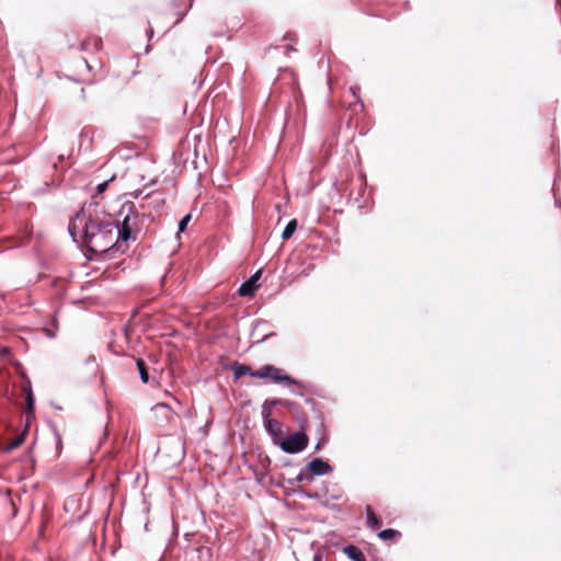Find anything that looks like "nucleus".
Wrapping results in <instances>:
<instances>
[{"mask_svg":"<svg viewBox=\"0 0 561 561\" xmlns=\"http://www.w3.org/2000/svg\"><path fill=\"white\" fill-rule=\"evenodd\" d=\"M119 245L115 242L114 222H110L108 227L101 231L94 240L87 247L84 255L88 260H105L112 259L119 253Z\"/></svg>","mask_w":561,"mask_h":561,"instance_id":"1","label":"nucleus"},{"mask_svg":"<svg viewBox=\"0 0 561 561\" xmlns=\"http://www.w3.org/2000/svg\"><path fill=\"white\" fill-rule=\"evenodd\" d=\"M125 216L122 221L114 222L115 227V242L119 245V254L126 253L128 250L127 242L135 241L137 233L130 226V220L137 218L138 211L133 202H125L122 205L121 214Z\"/></svg>","mask_w":561,"mask_h":561,"instance_id":"2","label":"nucleus"},{"mask_svg":"<svg viewBox=\"0 0 561 561\" xmlns=\"http://www.w3.org/2000/svg\"><path fill=\"white\" fill-rule=\"evenodd\" d=\"M110 220L104 219H84V220H72L69 225V234L73 242H78L77 232L81 231V245L87 247L94 240V238L101 233L106 227H108Z\"/></svg>","mask_w":561,"mask_h":561,"instance_id":"3","label":"nucleus"},{"mask_svg":"<svg viewBox=\"0 0 561 561\" xmlns=\"http://www.w3.org/2000/svg\"><path fill=\"white\" fill-rule=\"evenodd\" d=\"M253 378L266 379L270 378L275 383H287L297 386L299 388H305V383L301 380L295 379L293 376L284 373L283 369L272 365L265 364L261 366L259 369L254 370Z\"/></svg>","mask_w":561,"mask_h":561,"instance_id":"4","label":"nucleus"},{"mask_svg":"<svg viewBox=\"0 0 561 561\" xmlns=\"http://www.w3.org/2000/svg\"><path fill=\"white\" fill-rule=\"evenodd\" d=\"M308 434L305 431L299 430L283 436L276 446H278L285 454L297 455L304 451L308 447Z\"/></svg>","mask_w":561,"mask_h":561,"instance_id":"5","label":"nucleus"},{"mask_svg":"<svg viewBox=\"0 0 561 561\" xmlns=\"http://www.w3.org/2000/svg\"><path fill=\"white\" fill-rule=\"evenodd\" d=\"M1 424H2L3 430H2V432H0V453L9 454L10 451L16 449L24 443V440L27 436V428H23L22 432L18 433L15 438L11 443L4 444L3 442L5 438V435L10 434V433H15L16 430L8 421L1 422Z\"/></svg>","mask_w":561,"mask_h":561,"instance_id":"6","label":"nucleus"},{"mask_svg":"<svg viewBox=\"0 0 561 561\" xmlns=\"http://www.w3.org/2000/svg\"><path fill=\"white\" fill-rule=\"evenodd\" d=\"M105 214L104 208L96 201V195H92L91 199L85 202L80 211L76 215L73 220L84 219H102L101 216Z\"/></svg>","mask_w":561,"mask_h":561,"instance_id":"7","label":"nucleus"},{"mask_svg":"<svg viewBox=\"0 0 561 561\" xmlns=\"http://www.w3.org/2000/svg\"><path fill=\"white\" fill-rule=\"evenodd\" d=\"M262 421L265 432L271 437L272 443L276 445L279 442V439L284 436L283 423L273 419V416L267 413L266 415H262Z\"/></svg>","mask_w":561,"mask_h":561,"instance_id":"8","label":"nucleus"},{"mask_svg":"<svg viewBox=\"0 0 561 561\" xmlns=\"http://www.w3.org/2000/svg\"><path fill=\"white\" fill-rule=\"evenodd\" d=\"M306 470L312 474V477H322L333 472V467L329 460L321 457H314L306 465Z\"/></svg>","mask_w":561,"mask_h":561,"instance_id":"9","label":"nucleus"},{"mask_svg":"<svg viewBox=\"0 0 561 561\" xmlns=\"http://www.w3.org/2000/svg\"><path fill=\"white\" fill-rule=\"evenodd\" d=\"M270 327V322L266 320H256L253 323V328L251 331V337L254 339L253 344H261L265 342L271 336L276 335L275 332H266Z\"/></svg>","mask_w":561,"mask_h":561,"instance_id":"10","label":"nucleus"},{"mask_svg":"<svg viewBox=\"0 0 561 561\" xmlns=\"http://www.w3.org/2000/svg\"><path fill=\"white\" fill-rule=\"evenodd\" d=\"M276 407L296 409L297 403L287 399L268 398L263 402L261 407V415H266V413L273 415V409Z\"/></svg>","mask_w":561,"mask_h":561,"instance_id":"11","label":"nucleus"},{"mask_svg":"<svg viewBox=\"0 0 561 561\" xmlns=\"http://www.w3.org/2000/svg\"><path fill=\"white\" fill-rule=\"evenodd\" d=\"M262 276V270H257L253 275H251L245 282H243L239 289L238 294L241 297H252L256 289L259 288V279Z\"/></svg>","mask_w":561,"mask_h":561,"instance_id":"12","label":"nucleus"},{"mask_svg":"<svg viewBox=\"0 0 561 561\" xmlns=\"http://www.w3.org/2000/svg\"><path fill=\"white\" fill-rule=\"evenodd\" d=\"M161 426L170 423L174 414L168 403L159 402L151 409Z\"/></svg>","mask_w":561,"mask_h":561,"instance_id":"13","label":"nucleus"},{"mask_svg":"<svg viewBox=\"0 0 561 561\" xmlns=\"http://www.w3.org/2000/svg\"><path fill=\"white\" fill-rule=\"evenodd\" d=\"M25 401H26V408H25V425L24 428H30L32 420L35 417L34 409H35V400L34 394L31 389V385L28 383L26 390H25Z\"/></svg>","mask_w":561,"mask_h":561,"instance_id":"14","label":"nucleus"},{"mask_svg":"<svg viewBox=\"0 0 561 561\" xmlns=\"http://www.w3.org/2000/svg\"><path fill=\"white\" fill-rule=\"evenodd\" d=\"M342 551L351 561H366L365 554L355 545H346L342 548Z\"/></svg>","mask_w":561,"mask_h":561,"instance_id":"15","label":"nucleus"},{"mask_svg":"<svg viewBox=\"0 0 561 561\" xmlns=\"http://www.w3.org/2000/svg\"><path fill=\"white\" fill-rule=\"evenodd\" d=\"M230 369L233 371L234 380H238L243 376L253 377V373H254V370L251 369L250 366H248L245 364H240V363H233L230 366Z\"/></svg>","mask_w":561,"mask_h":561,"instance_id":"16","label":"nucleus"},{"mask_svg":"<svg viewBox=\"0 0 561 561\" xmlns=\"http://www.w3.org/2000/svg\"><path fill=\"white\" fill-rule=\"evenodd\" d=\"M366 526L371 530H377L382 526L381 519L374 513L371 506H366Z\"/></svg>","mask_w":561,"mask_h":561,"instance_id":"17","label":"nucleus"},{"mask_svg":"<svg viewBox=\"0 0 561 561\" xmlns=\"http://www.w3.org/2000/svg\"><path fill=\"white\" fill-rule=\"evenodd\" d=\"M144 198L150 199L149 204L152 206V208L156 211H160L162 209V207L164 206V203H165V198L163 197V195L161 193H158V192L147 193L144 196Z\"/></svg>","mask_w":561,"mask_h":561,"instance_id":"18","label":"nucleus"},{"mask_svg":"<svg viewBox=\"0 0 561 561\" xmlns=\"http://www.w3.org/2000/svg\"><path fill=\"white\" fill-rule=\"evenodd\" d=\"M102 41L100 37L88 38L80 43L79 49L82 51H93L99 50L101 48Z\"/></svg>","mask_w":561,"mask_h":561,"instance_id":"19","label":"nucleus"},{"mask_svg":"<svg viewBox=\"0 0 561 561\" xmlns=\"http://www.w3.org/2000/svg\"><path fill=\"white\" fill-rule=\"evenodd\" d=\"M378 538L380 540L387 541V540H397L402 537V534L393 528H386L378 533Z\"/></svg>","mask_w":561,"mask_h":561,"instance_id":"20","label":"nucleus"},{"mask_svg":"<svg viewBox=\"0 0 561 561\" xmlns=\"http://www.w3.org/2000/svg\"><path fill=\"white\" fill-rule=\"evenodd\" d=\"M136 365H137V369H138L139 378L141 380V382L142 383H148L149 379H150V376H149V373H148L147 364L145 363L144 359H137Z\"/></svg>","mask_w":561,"mask_h":561,"instance_id":"21","label":"nucleus"},{"mask_svg":"<svg viewBox=\"0 0 561 561\" xmlns=\"http://www.w3.org/2000/svg\"><path fill=\"white\" fill-rule=\"evenodd\" d=\"M297 227H298L297 219L289 220L282 232V239L289 240L293 237V234L295 233V231L297 230Z\"/></svg>","mask_w":561,"mask_h":561,"instance_id":"22","label":"nucleus"},{"mask_svg":"<svg viewBox=\"0 0 561 561\" xmlns=\"http://www.w3.org/2000/svg\"><path fill=\"white\" fill-rule=\"evenodd\" d=\"M313 477L310 472L306 470V466L300 470V472L297 474V477L294 480H289V482L293 484L294 482H312Z\"/></svg>","mask_w":561,"mask_h":561,"instance_id":"23","label":"nucleus"},{"mask_svg":"<svg viewBox=\"0 0 561 561\" xmlns=\"http://www.w3.org/2000/svg\"><path fill=\"white\" fill-rule=\"evenodd\" d=\"M191 220H192V214L191 213L186 214L184 217H182L180 219V221L178 224V234H181V233H183L186 230V228H187V226H188Z\"/></svg>","mask_w":561,"mask_h":561,"instance_id":"24","label":"nucleus"},{"mask_svg":"<svg viewBox=\"0 0 561 561\" xmlns=\"http://www.w3.org/2000/svg\"><path fill=\"white\" fill-rule=\"evenodd\" d=\"M350 92L356 99V103L359 105L360 111H364L365 104L362 101L360 95H359L360 94V88L357 87V85H353V87L350 88Z\"/></svg>","mask_w":561,"mask_h":561,"instance_id":"25","label":"nucleus"},{"mask_svg":"<svg viewBox=\"0 0 561 561\" xmlns=\"http://www.w3.org/2000/svg\"><path fill=\"white\" fill-rule=\"evenodd\" d=\"M296 492L300 497H305V499H319L320 497V494L318 492H310L305 489H299Z\"/></svg>","mask_w":561,"mask_h":561,"instance_id":"26","label":"nucleus"},{"mask_svg":"<svg viewBox=\"0 0 561 561\" xmlns=\"http://www.w3.org/2000/svg\"><path fill=\"white\" fill-rule=\"evenodd\" d=\"M115 179V175H112L108 180L99 183L96 186V196L102 195L108 187L110 182Z\"/></svg>","mask_w":561,"mask_h":561,"instance_id":"27","label":"nucleus"},{"mask_svg":"<svg viewBox=\"0 0 561 561\" xmlns=\"http://www.w3.org/2000/svg\"><path fill=\"white\" fill-rule=\"evenodd\" d=\"M84 363L85 365L91 366V374L94 376L96 374L98 368L95 357L93 355H90L89 357L85 358Z\"/></svg>","mask_w":561,"mask_h":561,"instance_id":"28","label":"nucleus"},{"mask_svg":"<svg viewBox=\"0 0 561 561\" xmlns=\"http://www.w3.org/2000/svg\"><path fill=\"white\" fill-rule=\"evenodd\" d=\"M196 551H197L199 558H202L204 554H209L210 553L209 548L204 547V546H201V547L196 548Z\"/></svg>","mask_w":561,"mask_h":561,"instance_id":"29","label":"nucleus"},{"mask_svg":"<svg viewBox=\"0 0 561 561\" xmlns=\"http://www.w3.org/2000/svg\"><path fill=\"white\" fill-rule=\"evenodd\" d=\"M56 330L50 328H45L44 333L48 339H55L56 337Z\"/></svg>","mask_w":561,"mask_h":561,"instance_id":"30","label":"nucleus"},{"mask_svg":"<svg viewBox=\"0 0 561 561\" xmlns=\"http://www.w3.org/2000/svg\"><path fill=\"white\" fill-rule=\"evenodd\" d=\"M11 355V350L8 346L0 347V357L5 358Z\"/></svg>","mask_w":561,"mask_h":561,"instance_id":"31","label":"nucleus"},{"mask_svg":"<svg viewBox=\"0 0 561 561\" xmlns=\"http://www.w3.org/2000/svg\"><path fill=\"white\" fill-rule=\"evenodd\" d=\"M324 444L325 438L320 439L314 446V451H320L323 448Z\"/></svg>","mask_w":561,"mask_h":561,"instance_id":"32","label":"nucleus"},{"mask_svg":"<svg viewBox=\"0 0 561 561\" xmlns=\"http://www.w3.org/2000/svg\"><path fill=\"white\" fill-rule=\"evenodd\" d=\"M312 561H324L323 554L321 552H317L313 554Z\"/></svg>","mask_w":561,"mask_h":561,"instance_id":"33","label":"nucleus"},{"mask_svg":"<svg viewBox=\"0 0 561 561\" xmlns=\"http://www.w3.org/2000/svg\"><path fill=\"white\" fill-rule=\"evenodd\" d=\"M51 327L53 329H55L56 331L58 330V320L56 317H53L51 318Z\"/></svg>","mask_w":561,"mask_h":561,"instance_id":"34","label":"nucleus"},{"mask_svg":"<svg viewBox=\"0 0 561 561\" xmlns=\"http://www.w3.org/2000/svg\"><path fill=\"white\" fill-rule=\"evenodd\" d=\"M313 264H309L307 268H305L301 274L308 275L310 271L313 270Z\"/></svg>","mask_w":561,"mask_h":561,"instance_id":"35","label":"nucleus"},{"mask_svg":"<svg viewBox=\"0 0 561 561\" xmlns=\"http://www.w3.org/2000/svg\"><path fill=\"white\" fill-rule=\"evenodd\" d=\"M284 41H293V35L290 33H286L283 37Z\"/></svg>","mask_w":561,"mask_h":561,"instance_id":"36","label":"nucleus"},{"mask_svg":"<svg viewBox=\"0 0 561 561\" xmlns=\"http://www.w3.org/2000/svg\"><path fill=\"white\" fill-rule=\"evenodd\" d=\"M285 49H286V53L294 50L293 46H290V45H286Z\"/></svg>","mask_w":561,"mask_h":561,"instance_id":"37","label":"nucleus"},{"mask_svg":"<svg viewBox=\"0 0 561 561\" xmlns=\"http://www.w3.org/2000/svg\"><path fill=\"white\" fill-rule=\"evenodd\" d=\"M81 95H82V99L84 100L85 99V89L84 88L81 89Z\"/></svg>","mask_w":561,"mask_h":561,"instance_id":"38","label":"nucleus"},{"mask_svg":"<svg viewBox=\"0 0 561 561\" xmlns=\"http://www.w3.org/2000/svg\"><path fill=\"white\" fill-rule=\"evenodd\" d=\"M58 160H59L60 162H61V161H64V160H65V156H64V154L58 156Z\"/></svg>","mask_w":561,"mask_h":561,"instance_id":"39","label":"nucleus"},{"mask_svg":"<svg viewBox=\"0 0 561 561\" xmlns=\"http://www.w3.org/2000/svg\"><path fill=\"white\" fill-rule=\"evenodd\" d=\"M194 536V534H185V538L188 539L190 537Z\"/></svg>","mask_w":561,"mask_h":561,"instance_id":"40","label":"nucleus"},{"mask_svg":"<svg viewBox=\"0 0 561 561\" xmlns=\"http://www.w3.org/2000/svg\"><path fill=\"white\" fill-rule=\"evenodd\" d=\"M291 392H293L294 394H297V396H302V393H301V392H296V391H294V390H291Z\"/></svg>","mask_w":561,"mask_h":561,"instance_id":"41","label":"nucleus"},{"mask_svg":"<svg viewBox=\"0 0 561 561\" xmlns=\"http://www.w3.org/2000/svg\"><path fill=\"white\" fill-rule=\"evenodd\" d=\"M142 194V191H139L136 195V197H139Z\"/></svg>","mask_w":561,"mask_h":561,"instance_id":"42","label":"nucleus"},{"mask_svg":"<svg viewBox=\"0 0 561 561\" xmlns=\"http://www.w3.org/2000/svg\"><path fill=\"white\" fill-rule=\"evenodd\" d=\"M557 3H561V0H557Z\"/></svg>","mask_w":561,"mask_h":561,"instance_id":"43","label":"nucleus"}]
</instances>
